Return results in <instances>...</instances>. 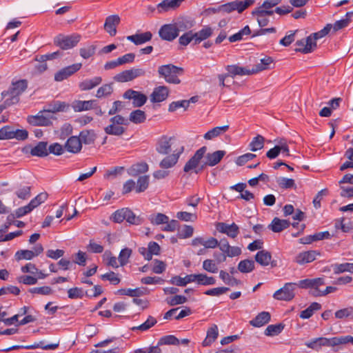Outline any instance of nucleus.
Segmentation results:
<instances>
[{
	"label": "nucleus",
	"mask_w": 353,
	"mask_h": 353,
	"mask_svg": "<svg viewBox=\"0 0 353 353\" xmlns=\"http://www.w3.org/2000/svg\"><path fill=\"white\" fill-rule=\"evenodd\" d=\"M325 283L323 278L306 279L299 281L298 283H286L283 288L276 290L274 294V299L279 301H290L295 296V290L297 287L303 289H309V294L313 296H320L331 292V285H327L325 289H321Z\"/></svg>",
	"instance_id": "1"
},
{
	"label": "nucleus",
	"mask_w": 353,
	"mask_h": 353,
	"mask_svg": "<svg viewBox=\"0 0 353 353\" xmlns=\"http://www.w3.org/2000/svg\"><path fill=\"white\" fill-rule=\"evenodd\" d=\"M331 30V23H327L322 30L311 34L306 39H301L296 42L297 52L305 54L311 52L316 47V40L326 36Z\"/></svg>",
	"instance_id": "2"
},
{
	"label": "nucleus",
	"mask_w": 353,
	"mask_h": 353,
	"mask_svg": "<svg viewBox=\"0 0 353 353\" xmlns=\"http://www.w3.org/2000/svg\"><path fill=\"white\" fill-rule=\"evenodd\" d=\"M158 73L160 77L165 79L166 82L179 84L181 82L179 77L183 74L184 69L170 63L159 66Z\"/></svg>",
	"instance_id": "3"
},
{
	"label": "nucleus",
	"mask_w": 353,
	"mask_h": 353,
	"mask_svg": "<svg viewBox=\"0 0 353 353\" xmlns=\"http://www.w3.org/2000/svg\"><path fill=\"white\" fill-rule=\"evenodd\" d=\"M110 124L104 128L107 134L121 136L125 132V128L122 125L129 124L128 119L120 114L115 115L110 119Z\"/></svg>",
	"instance_id": "4"
},
{
	"label": "nucleus",
	"mask_w": 353,
	"mask_h": 353,
	"mask_svg": "<svg viewBox=\"0 0 353 353\" xmlns=\"http://www.w3.org/2000/svg\"><path fill=\"white\" fill-rule=\"evenodd\" d=\"M81 40V35L74 33L70 35L59 34L54 39V43L62 50L74 48Z\"/></svg>",
	"instance_id": "5"
},
{
	"label": "nucleus",
	"mask_w": 353,
	"mask_h": 353,
	"mask_svg": "<svg viewBox=\"0 0 353 353\" xmlns=\"http://www.w3.org/2000/svg\"><path fill=\"white\" fill-rule=\"evenodd\" d=\"M0 137L2 139L24 141L28 137V132L25 129H15L10 125H6L0 129Z\"/></svg>",
	"instance_id": "6"
},
{
	"label": "nucleus",
	"mask_w": 353,
	"mask_h": 353,
	"mask_svg": "<svg viewBox=\"0 0 353 353\" xmlns=\"http://www.w3.org/2000/svg\"><path fill=\"white\" fill-rule=\"evenodd\" d=\"M53 117L49 114L46 110L39 111L36 115H29L27 121L33 126H49L52 124Z\"/></svg>",
	"instance_id": "7"
},
{
	"label": "nucleus",
	"mask_w": 353,
	"mask_h": 353,
	"mask_svg": "<svg viewBox=\"0 0 353 353\" xmlns=\"http://www.w3.org/2000/svg\"><path fill=\"white\" fill-rule=\"evenodd\" d=\"M24 90H7L1 93L0 100L4 99V104L0 105V114L8 106L15 104L19 101V95Z\"/></svg>",
	"instance_id": "8"
},
{
	"label": "nucleus",
	"mask_w": 353,
	"mask_h": 353,
	"mask_svg": "<svg viewBox=\"0 0 353 353\" xmlns=\"http://www.w3.org/2000/svg\"><path fill=\"white\" fill-rule=\"evenodd\" d=\"M22 152L33 157H45L48 155V142L39 141L35 146L27 145L23 148Z\"/></svg>",
	"instance_id": "9"
},
{
	"label": "nucleus",
	"mask_w": 353,
	"mask_h": 353,
	"mask_svg": "<svg viewBox=\"0 0 353 353\" xmlns=\"http://www.w3.org/2000/svg\"><path fill=\"white\" fill-rule=\"evenodd\" d=\"M207 151V147L203 146L196 151L194 154L188 161L183 167L185 172H189L192 170H196L199 165L201 160L204 157Z\"/></svg>",
	"instance_id": "10"
},
{
	"label": "nucleus",
	"mask_w": 353,
	"mask_h": 353,
	"mask_svg": "<svg viewBox=\"0 0 353 353\" xmlns=\"http://www.w3.org/2000/svg\"><path fill=\"white\" fill-rule=\"evenodd\" d=\"M145 74L141 68H132L124 70L114 76V79L118 82H127Z\"/></svg>",
	"instance_id": "11"
},
{
	"label": "nucleus",
	"mask_w": 353,
	"mask_h": 353,
	"mask_svg": "<svg viewBox=\"0 0 353 353\" xmlns=\"http://www.w3.org/2000/svg\"><path fill=\"white\" fill-rule=\"evenodd\" d=\"M123 98L132 100V105L134 108L143 106L146 103L148 99L145 94L134 90H128L123 94Z\"/></svg>",
	"instance_id": "12"
},
{
	"label": "nucleus",
	"mask_w": 353,
	"mask_h": 353,
	"mask_svg": "<svg viewBox=\"0 0 353 353\" xmlns=\"http://www.w3.org/2000/svg\"><path fill=\"white\" fill-rule=\"evenodd\" d=\"M81 66V63H77L61 69L55 73L54 80L56 81H62L66 79L76 72L79 71Z\"/></svg>",
	"instance_id": "13"
},
{
	"label": "nucleus",
	"mask_w": 353,
	"mask_h": 353,
	"mask_svg": "<svg viewBox=\"0 0 353 353\" xmlns=\"http://www.w3.org/2000/svg\"><path fill=\"white\" fill-rule=\"evenodd\" d=\"M184 147L175 150L173 154L165 157L159 163V166L163 169H168L174 167L179 159L180 155L183 153Z\"/></svg>",
	"instance_id": "14"
},
{
	"label": "nucleus",
	"mask_w": 353,
	"mask_h": 353,
	"mask_svg": "<svg viewBox=\"0 0 353 353\" xmlns=\"http://www.w3.org/2000/svg\"><path fill=\"white\" fill-rule=\"evenodd\" d=\"M175 25L170 23L161 26L159 31L160 37L165 41H172L178 37Z\"/></svg>",
	"instance_id": "15"
},
{
	"label": "nucleus",
	"mask_w": 353,
	"mask_h": 353,
	"mask_svg": "<svg viewBox=\"0 0 353 353\" xmlns=\"http://www.w3.org/2000/svg\"><path fill=\"white\" fill-rule=\"evenodd\" d=\"M216 228L219 232L226 234L229 237L232 239L236 238L239 234V228L234 223L229 225L225 223L220 222L216 224Z\"/></svg>",
	"instance_id": "16"
},
{
	"label": "nucleus",
	"mask_w": 353,
	"mask_h": 353,
	"mask_svg": "<svg viewBox=\"0 0 353 353\" xmlns=\"http://www.w3.org/2000/svg\"><path fill=\"white\" fill-rule=\"evenodd\" d=\"M71 106L74 112L90 110L97 107V100H75L72 103Z\"/></svg>",
	"instance_id": "17"
},
{
	"label": "nucleus",
	"mask_w": 353,
	"mask_h": 353,
	"mask_svg": "<svg viewBox=\"0 0 353 353\" xmlns=\"http://www.w3.org/2000/svg\"><path fill=\"white\" fill-rule=\"evenodd\" d=\"M120 17L117 14L110 15L106 18L104 28L110 36L117 34V26L120 23Z\"/></svg>",
	"instance_id": "18"
},
{
	"label": "nucleus",
	"mask_w": 353,
	"mask_h": 353,
	"mask_svg": "<svg viewBox=\"0 0 353 353\" xmlns=\"http://www.w3.org/2000/svg\"><path fill=\"white\" fill-rule=\"evenodd\" d=\"M172 137H168L167 136H162L157 141L156 145V150L159 154L166 155L168 154L171 151V141Z\"/></svg>",
	"instance_id": "19"
},
{
	"label": "nucleus",
	"mask_w": 353,
	"mask_h": 353,
	"mask_svg": "<svg viewBox=\"0 0 353 353\" xmlns=\"http://www.w3.org/2000/svg\"><path fill=\"white\" fill-rule=\"evenodd\" d=\"M282 0H265L261 6L255 8L261 14H266L272 16L274 13V8L279 4Z\"/></svg>",
	"instance_id": "20"
},
{
	"label": "nucleus",
	"mask_w": 353,
	"mask_h": 353,
	"mask_svg": "<svg viewBox=\"0 0 353 353\" xmlns=\"http://www.w3.org/2000/svg\"><path fill=\"white\" fill-rule=\"evenodd\" d=\"M64 148L65 150L70 153H79L82 148L80 138L77 136L70 137L65 143Z\"/></svg>",
	"instance_id": "21"
},
{
	"label": "nucleus",
	"mask_w": 353,
	"mask_h": 353,
	"mask_svg": "<svg viewBox=\"0 0 353 353\" xmlns=\"http://www.w3.org/2000/svg\"><path fill=\"white\" fill-rule=\"evenodd\" d=\"M152 34L148 31L128 36L126 39L136 46L142 45L152 39Z\"/></svg>",
	"instance_id": "22"
},
{
	"label": "nucleus",
	"mask_w": 353,
	"mask_h": 353,
	"mask_svg": "<svg viewBox=\"0 0 353 353\" xmlns=\"http://www.w3.org/2000/svg\"><path fill=\"white\" fill-rule=\"evenodd\" d=\"M198 100H199V96H194V97H192L188 100H181V101H173L170 104L168 111L172 112L176 111L177 109H179L180 108H183L184 110H186L188 108V107L190 106V104L191 103H194L197 102Z\"/></svg>",
	"instance_id": "23"
},
{
	"label": "nucleus",
	"mask_w": 353,
	"mask_h": 353,
	"mask_svg": "<svg viewBox=\"0 0 353 353\" xmlns=\"http://www.w3.org/2000/svg\"><path fill=\"white\" fill-rule=\"evenodd\" d=\"M225 154L224 150H216L212 153H208L204 155L205 159V164H208V166H214L217 165Z\"/></svg>",
	"instance_id": "24"
},
{
	"label": "nucleus",
	"mask_w": 353,
	"mask_h": 353,
	"mask_svg": "<svg viewBox=\"0 0 353 353\" xmlns=\"http://www.w3.org/2000/svg\"><path fill=\"white\" fill-rule=\"evenodd\" d=\"M271 319L268 312H261L255 318L250 321V324L255 327H260L269 323Z\"/></svg>",
	"instance_id": "25"
},
{
	"label": "nucleus",
	"mask_w": 353,
	"mask_h": 353,
	"mask_svg": "<svg viewBox=\"0 0 353 353\" xmlns=\"http://www.w3.org/2000/svg\"><path fill=\"white\" fill-rule=\"evenodd\" d=\"M290 225V222L288 220L280 219L278 217L273 219L272 223L268 225V228L274 232H281L287 229Z\"/></svg>",
	"instance_id": "26"
},
{
	"label": "nucleus",
	"mask_w": 353,
	"mask_h": 353,
	"mask_svg": "<svg viewBox=\"0 0 353 353\" xmlns=\"http://www.w3.org/2000/svg\"><path fill=\"white\" fill-rule=\"evenodd\" d=\"M316 254L317 253L314 250L303 252L296 256L295 261L300 265L310 263L316 259Z\"/></svg>",
	"instance_id": "27"
},
{
	"label": "nucleus",
	"mask_w": 353,
	"mask_h": 353,
	"mask_svg": "<svg viewBox=\"0 0 353 353\" xmlns=\"http://www.w3.org/2000/svg\"><path fill=\"white\" fill-rule=\"evenodd\" d=\"M227 70L228 73L232 74L234 77L236 75L243 76L255 74V72H252V68L250 69L247 67H241L237 65H228Z\"/></svg>",
	"instance_id": "28"
},
{
	"label": "nucleus",
	"mask_w": 353,
	"mask_h": 353,
	"mask_svg": "<svg viewBox=\"0 0 353 353\" xmlns=\"http://www.w3.org/2000/svg\"><path fill=\"white\" fill-rule=\"evenodd\" d=\"M148 165L145 162L137 163L132 165L128 170V173L130 176H137L141 174L148 171Z\"/></svg>",
	"instance_id": "29"
},
{
	"label": "nucleus",
	"mask_w": 353,
	"mask_h": 353,
	"mask_svg": "<svg viewBox=\"0 0 353 353\" xmlns=\"http://www.w3.org/2000/svg\"><path fill=\"white\" fill-rule=\"evenodd\" d=\"M181 2V0H163L157 5V8L159 12H167L178 8Z\"/></svg>",
	"instance_id": "30"
},
{
	"label": "nucleus",
	"mask_w": 353,
	"mask_h": 353,
	"mask_svg": "<svg viewBox=\"0 0 353 353\" xmlns=\"http://www.w3.org/2000/svg\"><path fill=\"white\" fill-rule=\"evenodd\" d=\"M120 295H127L131 297H139L147 294V289L145 288H137L135 289H120L117 291Z\"/></svg>",
	"instance_id": "31"
},
{
	"label": "nucleus",
	"mask_w": 353,
	"mask_h": 353,
	"mask_svg": "<svg viewBox=\"0 0 353 353\" xmlns=\"http://www.w3.org/2000/svg\"><path fill=\"white\" fill-rule=\"evenodd\" d=\"M194 282L201 285H212L216 283V279L205 274H194Z\"/></svg>",
	"instance_id": "32"
},
{
	"label": "nucleus",
	"mask_w": 353,
	"mask_h": 353,
	"mask_svg": "<svg viewBox=\"0 0 353 353\" xmlns=\"http://www.w3.org/2000/svg\"><path fill=\"white\" fill-rule=\"evenodd\" d=\"M218 334V327L216 325H213L207 331L206 338L202 343L203 346L207 347L210 345L217 339Z\"/></svg>",
	"instance_id": "33"
},
{
	"label": "nucleus",
	"mask_w": 353,
	"mask_h": 353,
	"mask_svg": "<svg viewBox=\"0 0 353 353\" xmlns=\"http://www.w3.org/2000/svg\"><path fill=\"white\" fill-rule=\"evenodd\" d=\"M271 260V253L265 250L259 251L255 255V261L262 266L268 265Z\"/></svg>",
	"instance_id": "34"
},
{
	"label": "nucleus",
	"mask_w": 353,
	"mask_h": 353,
	"mask_svg": "<svg viewBox=\"0 0 353 353\" xmlns=\"http://www.w3.org/2000/svg\"><path fill=\"white\" fill-rule=\"evenodd\" d=\"M281 152L286 157L290 155L289 148H287L285 146L277 147L275 145L273 148H271L266 152V157L270 159H274L276 158Z\"/></svg>",
	"instance_id": "35"
},
{
	"label": "nucleus",
	"mask_w": 353,
	"mask_h": 353,
	"mask_svg": "<svg viewBox=\"0 0 353 353\" xmlns=\"http://www.w3.org/2000/svg\"><path fill=\"white\" fill-rule=\"evenodd\" d=\"M194 282V274L186 275L182 278L179 276L172 277L170 283L177 286H185L188 283Z\"/></svg>",
	"instance_id": "36"
},
{
	"label": "nucleus",
	"mask_w": 353,
	"mask_h": 353,
	"mask_svg": "<svg viewBox=\"0 0 353 353\" xmlns=\"http://www.w3.org/2000/svg\"><path fill=\"white\" fill-rule=\"evenodd\" d=\"M69 105L65 102H61L59 101H53L48 105V108L45 109L49 114L51 113H55L57 112L65 111Z\"/></svg>",
	"instance_id": "37"
},
{
	"label": "nucleus",
	"mask_w": 353,
	"mask_h": 353,
	"mask_svg": "<svg viewBox=\"0 0 353 353\" xmlns=\"http://www.w3.org/2000/svg\"><path fill=\"white\" fill-rule=\"evenodd\" d=\"M229 129V125H223L221 127H215L212 130L208 131L203 136L206 140H211L215 137H217L222 133H224Z\"/></svg>",
	"instance_id": "38"
},
{
	"label": "nucleus",
	"mask_w": 353,
	"mask_h": 353,
	"mask_svg": "<svg viewBox=\"0 0 353 353\" xmlns=\"http://www.w3.org/2000/svg\"><path fill=\"white\" fill-rule=\"evenodd\" d=\"M128 121L139 124L143 123L146 119V114L145 112L141 110H135L130 112Z\"/></svg>",
	"instance_id": "39"
},
{
	"label": "nucleus",
	"mask_w": 353,
	"mask_h": 353,
	"mask_svg": "<svg viewBox=\"0 0 353 353\" xmlns=\"http://www.w3.org/2000/svg\"><path fill=\"white\" fill-rule=\"evenodd\" d=\"M168 95V90H154L150 95V101L152 103H159L165 101Z\"/></svg>",
	"instance_id": "40"
},
{
	"label": "nucleus",
	"mask_w": 353,
	"mask_h": 353,
	"mask_svg": "<svg viewBox=\"0 0 353 353\" xmlns=\"http://www.w3.org/2000/svg\"><path fill=\"white\" fill-rule=\"evenodd\" d=\"M81 143L90 145L94 142L95 134L93 130H83L80 132L79 136Z\"/></svg>",
	"instance_id": "41"
},
{
	"label": "nucleus",
	"mask_w": 353,
	"mask_h": 353,
	"mask_svg": "<svg viewBox=\"0 0 353 353\" xmlns=\"http://www.w3.org/2000/svg\"><path fill=\"white\" fill-rule=\"evenodd\" d=\"M254 262L252 260L244 259L238 264V270L241 273H250L254 270Z\"/></svg>",
	"instance_id": "42"
},
{
	"label": "nucleus",
	"mask_w": 353,
	"mask_h": 353,
	"mask_svg": "<svg viewBox=\"0 0 353 353\" xmlns=\"http://www.w3.org/2000/svg\"><path fill=\"white\" fill-rule=\"evenodd\" d=\"M285 325L282 323L269 325L265 330L264 334L268 336H273L279 335L284 329Z\"/></svg>",
	"instance_id": "43"
},
{
	"label": "nucleus",
	"mask_w": 353,
	"mask_h": 353,
	"mask_svg": "<svg viewBox=\"0 0 353 353\" xmlns=\"http://www.w3.org/2000/svg\"><path fill=\"white\" fill-rule=\"evenodd\" d=\"M150 176L148 175L141 176L138 178L135 191L137 193H141L146 190L148 188Z\"/></svg>",
	"instance_id": "44"
},
{
	"label": "nucleus",
	"mask_w": 353,
	"mask_h": 353,
	"mask_svg": "<svg viewBox=\"0 0 353 353\" xmlns=\"http://www.w3.org/2000/svg\"><path fill=\"white\" fill-rule=\"evenodd\" d=\"M157 323L156 319L152 316H149L148 319L139 326L132 327V330H140L142 332L147 331L153 327Z\"/></svg>",
	"instance_id": "45"
},
{
	"label": "nucleus",
	"mask_w": 353,
	"mask_h": 353,
	"mask_svg": "<svg viewBox=\"0 0 353 353\" xmlns=\"http://www.w3.org/2000/svg\"><path fill=\"white\" fill-rule=\"evenodd\" d=\"M273 62V59L270 57H265L261 59V63L252 67V72L257 73L262 70L269 68V65Z\"/></svg>",
	"instance_id": "46"
},
{
	"label": "nucleus",
	"mask_w": 353,
	"mask_h": 353,
	"mask_svg": "<svg viewBox=\"0 0 353 353\" xmlns=\"http://www.w3.org/2000/svg\"><path fill=\"white\" fill-rule=\"evenodd\" d=\"M320 309L321 305L316 302H314L307 308L301 312L300 317L303 319H309L313 315L314 311Z\"/></svg>",
	"instance_id": "47"
},
{
	"label": "nucleus",
	"mask_w": 353,
	"mask_h": 353,
	"mask_svg": "<svg viewBox=\"0 0 353 353\" xmlns=\"http://www.w3.org/2000/svg\"><path fill=\"white\" fill-rule=\"evenodd\" d=\"M265 139L261 135H257L254 137L252 141L250 142L249 147L251 151L256 152L261 150L264 146Z\"/></svg>",
	"instance_id": "48"
},
{
	"label": "nucleus",
	"mask_w": 353,
	"mask_h": 353,
	"mask_svg": "<svg viewBox=\"0 0 353 353\" xmlns=\"http://www.w3.org/2000/svg\"><path fill=\"white\" fill-rule=\"evenodd\" d=\"M241 254V249L237 246H230L228 250L223 252L222 259L220 261H225L227 256L234 257Z\"/></svg>",
	"instance_id": "49"
},
{
	"label": "nucleus",
	"mask_w": 353,
	"mask_h": 353,
	"mask_svg": "<svg viewBox=\"0 0 353 353\" xmlns=\"http://www.w3.org/2000/svg\"><path fill=\"white\" fill-rule=\"evenodd\" d=\"M251 33L250 28L248 26H245L243 28L239 30L238 32L234 34L229 37L230 42H236L243 39L244 36L249 35Z\"/></svg>",
	"instance_id": "50"
},
{
	"label": "nucleus",
	"mask_w": 353,
	"mask_h": 353,
	"mask_svg": "<svg viewBox=\"0 0 353 353\" xmlns=\"http://www.w3.org/2000/svg\"><path fill=\"white\" fill-rule=\"evenodd\" d=\"M125 214L126 216L125 217V220H126V221L130 224L138 225L142 223V219L140 216H136L135 214L129 208H126Z\"/></svg>",
	"instance_id": "51"
},
{
	"label": "nucleus",
	"mask_w": 353,
	"mask_h": 353,
	"mask_svg": "<svg viewBox=\"0 0 353 353\" xmlns=\"http://www.w3.org/2000/svg\"><path fill=\"white\" fill-rule=\"evenodd\" d=\"M97 46L95 45H89L79 49V54L85 59L92 57L96 52Z\"/></svg>",
	"instance_id": "52"
},
{
	"label": "nucleus",
	"mask_w": 353,
	"mask_h": 353,
	"mask_svg": "<svg viewBox=\"0 0 353 353\" xmlns=\"http://www.w3.org/2000/svg\"><path fill=\"white\" fill-rule=\"evenodd\" d=\"M14 257L15 259L19 261L21 260H31L34 256L32 250H20L15 253Z\"/></svg>",
	"instance_id": "53"
},
{
	"label": "nucleus",
	"mask_w": 353,
	"mask_h": 353,
	"mask_svg": "<svg viewBox=\"0 0 353 353\" xmlns=\"http://www.w3.org/2000/svg\"><path fill=\"white\" fill-rule=\"evenodd\" d=\"M101 78L100 77H95L91 79H86L83 81L80 87L81 88H94L98 86L101 83Z\"/></svg>",
	"instance_id": "54"
},
{
	"label": "nucleus",
	"mask_w": 353,
	"mask_h": 353,
	"mask_svg": "<svg viewBox=\"0 0 353 353\" xmlns=\"http://www.w3.org/2000/svg\"><path fill=\"white\" fill-rule=\"evenodd\" d=\"M48 194L47 192H41L37 196L32 199L29 205L34 210L35 208L45 202V201L48 199Z\"/></svg>",
	"instance_id": "55"
},
{
	"label": "nucleus",
	"mask_w": 353,
	"mask_h": 353,
	"mask_svg": "<svg viewBox=\"0 0 353 353\" xmlns=\"http://www.w3.org/2000/svg\"><path fill=\"white\" fill-rule=\"evenodd\" d=\"M254 3L255 0H236V10L239 13H241Z\"/></svg>",
	"instance_id": "56"
},
{
	"label": "nucleus",
	"mask_w": 353,
	"mask_h": 353,
	"mask_svg": "<svg viewBox=\"0 0 353 353\" xmlns=\"http://www.w3.org/2000/svg\"><path fill=\"white\" fill-rule=\"evenodd\" d=\"M132 254V250L130 248H125L121 250L118 260L121 266L126 265L128 263V259Z\"/></svg>",
	"instance_id": "57"
},
{
	"label": "nucleus",
	"mask_w": 353,
	"mask_h": 353,
	"mask_svg": "<svg viewBox=\"0 0 353 353\" xmlns=\"http://www.w3.org/2000/svg\"><path fill=\"white\" fill-rule=\"evenodd\" d=\"M100 277L103 281H109L113 285H117L121 281L118 274L112 271L102 274Z\"/></svg>",
	"instance_id": "58"
},
{
	"label": "nucleus",
	"mask_w": 353,
	"mask_h": 353,
	"mask_svg": "<svg viewBox=\"0 0 353 353\" xmlns=\"http://www.w3.org/2000/svg\"><path fill=\"white\" fill-rule=\"evenodd\" d=\"M179 340L174 335H167L161 337L158 341V345H179Z\"/></svg>",
	"instance_id": "59"
},
{
	"label": "nucleus",
	"mask_w": 353,
	"mask_h": 353,
	"mask_svg": "<svg viewBox=\"0 0 353 353\" xmlns=\"http://www.w3.org/2000/svg\"><path fill=\"white\" fill-rule=\"evenodd\" d=\"M334 273L340 274L345 272H353V263H345L334 265Z\"/></svg>",
	"instance_id": "60"
},
{
	"label": "nucleus",
	"mask_w": 353,
	"mask_h": 353,
	"mask_svg": "<svg viewBox=\"0 0 353 353\" xmlns=\"http://www.w3.org/2000/svg\"><path fill=\"white\" fill-rule=\"evenodd\" d=\"M277 183L279 184L280 188L283 189L296 188L294 180L292 179L281 177L277 179Z\"/></svg>",
	"instance_id": "61"
},
{
	"label": "nucleus",
	"mask_w": 353,
	"mask_h": 353,
	"mask_svg": "<svg viewBox=\"0 0 353 353\" xmlns=\"http://www.w3.org/2000/svg\"><path fill=\"white\" fill-rule=\"evenodd\" d=\"M150 220L154 225H160L164 223H168L169 217L164 214L158 213L155 215L150 216Z\"/></svg>",
	"instance_id": "62"
},
{
	"label": "nucleus",
	"mask_w": 353,
	"mask_h": 353,
	"mask_svg": "<svg viewBox=\"0 0 353 353\" xmlns=\"http://www.w3.org/2000/svg\"><path fill=\"white\" fill-rule=\"evenodd\" d=\"M203 269L210 273H216L219 270L217 265L212 259H205L203 262Z\"/></svg>",
	"instance_id": "63"
},
{
	"label": "nucleus",
	"mask_w": 353,
	"mask_h": 353,
	"mask_svg": "<svg viewBox=\"0 0 353 353\" xmlns=\"http://www.w3.org/2000/svg\"><path fill=\"white\" fill-rule=\"evenodd\" d=\"M234 76L230 73L226 75L219 77V85L223 87H230L234 82Z\"/></svg>",
	"instance_id": "64"
}]
</instances>
